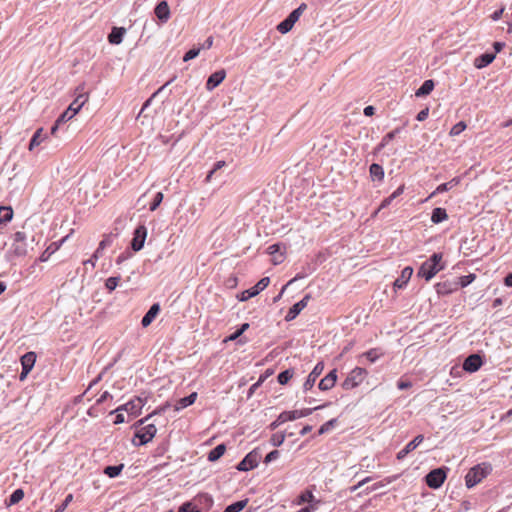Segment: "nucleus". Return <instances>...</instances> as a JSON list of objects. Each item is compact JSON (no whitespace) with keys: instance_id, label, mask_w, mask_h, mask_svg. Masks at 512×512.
<instances>
[{"instance_id":"1","label":"nucleus","mask_w":512,"mask_h":512,"mask_svg":"<svg viewBox=\"0 0 512 512\" xmlns=\"http://www.w3.org/2000/svg\"><path fill=\"white\" fill-rule=\"evenodd\" d=\"M441 253H434L427 261L422 263L418 270V276L424 278L426 281L431 280L439 271L444 269Z\"/></svg>"},{"instance_id":"2","label":"nucleus","mask_w":512,"mask_h":512,"mask_svg":"<svg viewBox=\"0 0 512 512\" xmlns=\"http://www.w3.org/2000/svg\"><path fill=\"white\" fill-rule=\"evenodd\" d=\"M491 470V465L487 463L475 465L467 472L465 476V485L467 488L476 486L490 474Z\"/></svg>"},{"instance_id":"3","label":"nucleus","mask_w":512,"mask_h":512,"mask_svg":"<svg viewBox=\"0 0 512 512\" xmlns=\"http://www.w3.org/2000/svg\"><path fill=\"white\" fill-rule=\"evenodd\" d=\"M368 371L362 367L352 369L342 383L345 390H351L359 386L367 377Z\"/></svg>"},{"instance_id":"4","label":"nucleus","mask_w":512,"mask_h":512,"mask_svg":"<svg viewBox=\"0 0 512 512\" xmlns=\"http://www.w3.org/2000/svg\"><path fill=\"white\" fill-rule=\"evenodd\" d=\"M156 432V426L154 424H148L136 430L132 442L136 446L144 445L153 439Z\"/></svg>"},{"instance_id":"5","label":"nucleus","mask_w":512,"mask_h":512,"mask_svg":"<svg viewBox=\"0 0 512 512\" xmlns=\"http://www.w3.org/2000/svg\"><path fill=\"white\" fill-rule=\"evenodd\" d=\"M446 477L447 475L444 468H436L426 475L425 481L428 487L438 489L442 486Z\"/></svg>"},{"instance_id":"6","label":"nucleus","mask_w":512,"mask_h":512,"mask_svg":"<svg viewBox=\"0 0 512 512\" xmlns=\"http://www.w3.org/2000/svg\"><path fill=\"white\" fill-rule=\"evenodd\" d=\"M11 251L15 256L22 257L27 254L26 234L22 231H17L13 235V243Z\"/></svg>"},{"instance_id":"7","label":"nucleus","mask_w":512,"mask_h":512,"mask_svg":"<svg viewBox=\"0 0 512 512\" xmlns=\"http://www.w3.org/2000/svg\"><path fill=\"white\" fill-rule=\"evenodd\" d=\"M269 283H270L269 277H264V278L260 279L254 287L243 291L238 296V299L240 301L249 300L250 298L258 295L262 290H264L269 285Z\"/></svg>"},{"instance_id":"8","label":"nucleus","mask_w":512,"mask_h":512,"mask_svg":"<svg viewBox=\"0 0 512 512\" xmlns=\"http://www.w3.org/2000/svg\"><path fill=\"white\" fill-rule=\"evenodd\" d=\"M260 454L253 450L249 452L237 465L239 471H249L256 468L259 464Z\"/></svg>"},{"instance_id":"9","label":"nucleus","mask_w":512,"mask_h":512,"mask_svg":"<svg viewBox=\"0 0 512 512\" xmlns=\"http://www.w3.org/2000/svg\"><path fill=\"white\" fill-rule=\"evenodd\" d=\"M79 109L71 103L68 108L57 118L54 125L51 127V134L55 135L56 131L59 129L60 125L66 123L68 120L72 119L77 113Z\"/></svg>"},{"instance_id":"10","label":"nucleus","mask_w":512,"mask_h":512,"mask_svg":"<svg viewBox=\"0 0 512 512\" xmlns=\"http://www.w3.org/2000/svg\"><path fill=\"white\" fill-rule=\"evenodd\" d=\"M147 237V228L144 225L138 226L134 231V236L131 242V248L134 251H139L143 248L145 239Z\"/></svg>"},{"instance_id":"11","label":"nucleus","mask_w":512,"mask_h":512,"mask_svg":"<svg viewBox=\"0 0 512 512\" xmlns=\"http://www.w3.org/2000/svg\"><path fill=\"white\" fill-rule=\"evenodd\" d=\"M311 299V295L310 294H306L302 300H300L299 302L295 303L288 311V313L286 314L285 316V320L286 321H292L294 320L299 314L300 312L307 307L308 305V302L310 301Z\"/></svg>"},{"instance_id":"12","label":"nucleus","mask_w":512,"mask_h":512,"mask_svg":"<svg viewBox=\"0 0 512 512\" xmlns=\"http://www.w3.org/2000/svg\"><path fill=\"white\" fill-rule=\"evenodd\" d=\"M324 370V363L319 362L315 365L314 369L308 375L306 381L303 384L304 391H309L313 388L317 378L322 374Z\"/></svg>"},{"instance_id":"13","label":"nucleus","mask_w":512,"mask_h":512,"mask_svg":"<svg viewBox=\"0 0 512 512\" xmlns=\"http://www.w3.org/2000/svg\"><path fill=\"white\" fill-rule=\"evenodd\" d=\"M483 364L482 358L478 354H472L468 356L464 363H463V369L467 372L473 373L478 371Z\"/></svg>"},{"instance_id":"14","label":"nucleus","mask_w":512,"mask_h":512,"mask_svg":"<svg viewBox=\"0 0 512 512\" xmlns=\"http://www.w3.org/2000/svg\"><path fill=\"white\" fill-rule=\"evenodd\" d=\"M226 77V71L224 69L218 70L212 73L206 82V89L208 91H212L218 85H220Z\"/></svg>"},{"instance_id":"15","label":"nucleus","mask_w":512,"mask_h":512,"mask_svg":"<svg viewBox=\"0 0 512 512\" xmlns=\"http://www.w3.org/2000/svg\"><path fill=\"white\" fill-rule=\"evenodd\" d=\"M424 440L423 435L416 436L412 441H410L402 450H400L396 457L398 460L404 459L411 451L416 449Z\"/></svg>"},{"instance_id":"16","label":"nucleus","mask_w":512,"mask_h":512,"mask_svg":"<svg viewBox=\"0 0 512 512\" xmlns=\"http://www.w3.org/2000/svg\"><path fill=\"white\" fill-rule=\"evenodd\" d=\"M336 381L337 370L333 369L323 379L320 380L318 387L321 391H328L335 386Z\"/></svg>"},{"instance_id":"17","label":"nucleus","mask_w":512,"mask_h":512,"mask_svg":"<svg viewBox=\"0 0 512 512\" xmlns=\"http://www.w3.org/2000/svg\"><path fill=\"white\" fill-rule=\"evenodd\" d=\"M412 274H413V268L410 266L405 267L401 271V275L394 281V284H393L394 288L395 289H403L409 282Z\"/></svg>"},{"instance_id":"18","label":"nucleus","mask_w":512,"mask_h":512,"mask_svg":"<svg viewBox=\"0 0 512 512\" xmlns=\"http://www.w3.org/2000/svg\"><path fill=\"white\" fill-rule=\"evenodd\" d=\"M296 419H299L297 410L293 411H284L280 413V415L277 417V419L271 423L272 428H276L279 425L287 422V421H294Z\"/></svg>"},{"instance_id":"19","label":"nucleus","mask_w":512,"mask_h":512,"mask_svg":"<svg viewBox=\"0 0 512 512\" xmlns=\"http://www.w3.org/2000/svg\"><path fill=\"white\" fill-rule=\"evenodd\" d=\"M36 357V353L33 351L25 353L20 359L23 370L31 371L35 365Z\"/></svg>"},{"instance_id":"20","label":"nucleus","mask_w":512,"mask_h":512,"mask_svg":"<svg viewBox=\"0 0 512 512\" xmlns=\"http://www.w3.org/2000/svg\"><path fill=\"white\" fill-rule=\"evenodd\" d=\"M495 57H496V54L484 53L475 58L474 66L477 69H482V68L488 66L489 64H491L494 61Z\"/></svg>"},{"instance_id":"21","label":"nucleus","mask_w":512,"mask_h":512,"mask_svg":"<svg viewBox=\"0 0 512 512\" xmlns=\"http://www.w3.org/2000/svg\"><path fill=\"white\" fill-rule=\"evenodd\" d=\"M155 15L163 22H166L170 17V9L169 5L166 1H161L156 7H155Z\"/></svg>"},{"instance_id":"22","label":"nucleus","mask_w":512,"mask_h":512,"mask_svg":"<svg viewBox=\"0 0 512 512\" xmlns=\"http://www.w3.org/2000/svg\"><path fill=\"white\" fill-rule=\"evenodd\" d=\"M438 294H450L458 290V283L451 281L440 282L436 285Z\"/></svg>"},{"instance_id":"23","label":"nucleus","mask_w":512,"mask_h":512,"mask_svg":"<svg viewBox=\"0 0 512 512\" xmlns=\"http://www.w3.org/2000/svg\"><path fill=\"white\" fill-rule=\"evenodd\" d=\"M126 33L124 27H113L111 33L108 35V40L111 44H120Z\"/></svg>"},{"instance_id":"24","label":"nucleus","mask_w":512,"mask_h":512,"mask_svg":"<svg viewBox=\"0 0 512 512\" xmlns=\"http://www.w3.org/2000/svg\"><path fill=\"white\" fill-rule=\"evenodd\" d=\"M160 311V306L159 304H153L150 309L148 310V312L145 314V316L142 318V326L143 327H147L149 326L152 321L154 320V318L157 316V314L159 313Z\"/></svg>"},{"instance_id":"25","label":"nucleus","mask_w":512,"mask_h":512,"mask_svg":"<svg viewBox=\"0 0 512 512\" xmlns=\"http://www.w3.org/2000/svg\"><path fill=\"white\" fill-rule=\"evenodd\" d=\"M43 132V128H39L35 131L29 143L28 148L30 151H32L35 147L39 146L45 140L47 134H44Z\"/></svg>"},{"instance_id":"26","label":"nucleus","mask_w":512,"mask_h":512,"mask_svg":"<svg viewBox=\"0 0 512 512\" xmlns=\"http://www.w3.org/2000/svg\"><path fill=\"white\" fill-rule=\"evenodd\" d=\"M460 183L459 178H453L449 182L440 184L434 192L431 193L430 197L435 196L438 193H443L445 191H448L452 189L453 187L457 186Z\"/></svg>"},{"instance_id":"27","label":"nucleus","mask_w":512,"mask_h":512,"mask_svg":"<svg viewBox=\"0 0 512 512\" xmlns=\"http://www.w3.org/2000/svg\"><path fill=\"white\" fill-rule=\"evenodd\" d=\"M448 214L444 208H434L431 215V221L434 224L441 223L445 220H447Z\"/></svg>"},{"instance_id":"28","label":"nucleus","mask_w":512,"mask_h":512,"mask_svg":"<svg viewBox=\"0 0 512 512\" xmlns=\"http://www.w3.org/2000/svg\"><path fill=\"white\" fill-rule=\"evenodd\" d=\"M226 451L225 444H219L214 449H212L208 454V460L210 462H215L220 459Z\"/></svg>"},{"instance_id":"29","label":"nucleus","mask_w":512,"mask_h":512,"mask_svg":"<svg viewBox=\"0 0 512 512\" xmlns=\"http://www.w3.org/2000/svg\"><path fill=\"white\" fill-rule=\"evenodd\" d=\"M434 89V82L433 80H425L421 87L415 92V95L417 97H422L429 95Z\"/></svg>"},{"instance_id":"30","label":"nucleus","mask_w":512,"mask_h":512,"mask_svg":"<svg viewBox=\"0 0 512 512\" xmlns=\"http://www.w3.org/2000/svg\"><path fill=\"white\" fill-rule=\"evenodd\" d=\"M196 398H197V393L193 392L189 396L179 399L175 406L176 410H180V409L186 408V407L194 404V402L196 401Z\"/></svg>"},{"instance_id":"31","label":"nucleus","mask_w":512,"mask_h":512,"mask_svg":"<svg viewBox=\"0 0 512 512\" xmlns=\"http://www.w3.org/2000/svg\"><path fill=\"white\" fill-rule=\"evenodd\" d=\"M112 243V236L108 235L106 236L100 243L96 251L93 253V258L99 259L103 255V250L110 246Z\"/></svg>"},{"instance_id":"32","label":"nucleus","mask_w":512,"mask_h":512,"mask_svg":"<svg viewBox=\"0 0 512 512\" xmlns=\"http://www.w3.org/2000/svg\"><path fill=\"white\" fill-rule=\"evenodd\" d=\"M24 498V491L19 488L12 492V494L9 496L8 500H6L7 506H12L17 503H19Z\"/></svg>"},{"instance_id":"33","label":"nucleus","mask_w":512,"mask_h":512,"mask_svg":"<svg viewBox=\"0 0 512 512\" xmlns=\"http://www.w3.org/2000/svg\"><path fill=\"white\" fill-rule=\"evenodd\" d=\"M370 175L373 179L382 181L384 178V170L381 165L373 163L369 168Z\"/></svg>"},{"instance_id":"34","label":"nucleus","mask_w":512,"mask_h":512,"mask_svg":"<svg viewBox=\"0 0 512 512\" xmlns=\"http://www.w3.org/2000/svg\"><path fill=\"white\" fill-rule=\"evenodd\" d=\"M13 218V209L10 206H0V223L10 222Z\"/></svg>"},{"instance_id":"35","label":"nucleus","mask_w":512,"mask_h":512,"mask_svg":"<svg viewBox=\"0 0 512 512\" xmlns=\"http://www.w3.org/2000/svg\"><path fill=\"white\" fill-rule=\"evenodd\" d=\"M383 355V352L378 348H372L364 352L360 357H365L369 362L374 363Z\"/></svg>"},{"instance_id":"36","label":"nucleus","mask_w":512,"mask_h":512,"mask_svg":"<svg viewBox=\"0 0 512 512\" xmlns=\"http://www.w3.org/2000/svg\"><path fill=\"white\" fill-rule=\"evenodd\" d=\"M307 9V5L305 3H302L298 8H296L295 10H293L289 15H288V19L293 23L295 24L298 19L300 18V16L303 14V12Z\"/></svg>"},{"instance_id":"37","label":"nucleus","mask_w":512,"mask_h":512,"mask_svg":"<svg viewBox=\"0 0 512 512\" xmlns=\"http://www.w3.org/2000/svg\"><path fill=\"white\" fill-rule=\"evenodd\" d=\"M123 468H124V464L113 465V466H106L105 469H104V473L108 477L114 478V477H117L121 473Z\"/></svg>"},{"instance_id":"38","label":"nucleus","mask_w":512,"mask_h":512,"mask_svg":"<svg viewBox=\"0 0 512 512\" xmlns=\"http://www.w3.org/2000/svg\"><path fill=\"white\" fill-rule=\"evenodd\" d=\"M248 504V499L237 501L225 508L223 512H240L243 510Z\"/></svg>"},{"instance_id":"39","label":"nucleus","mask_w":512,"mask_h":512,"mask_svg":"<svg viewBox=\"0 0 512 512\" xmlns=\"http://www.w3.org/2000/svg\"><path fill=\"white\" fill-rule=\"evenodd\" d=\"M313 502H314V495L311 491H308V490L301 493L296 500V503L298 505H302L304 503L314 504Z\"/></svg>"},{"instance_id":"40","label":"nucleus","mask_w":512,"mask_h":512,"mask_svg":"<svg viewBox=\"0 0 512 512\" xmlns=\"http://www.w3.org/2000/svg\"><path fill=\"white\" fill-rule=\"evenodd\" d=\"M293 376L294 371L292 369H287L278 375V382L281 385H285L293 378Z\"/></svg>"},{"instance_id":"41","label":"nucleus","mask_w":512,"mask_h":512,"mask_svg":"<svg viewBox=\"0 0 512 512\" xmlns=\"http://www.w3.org/2000/svg\"><path fill=\"white\" fill-rule=\"evenodd\" d=\"M293 26L294 24L288 18H286L277 25V30L281 34H286L293 28Z\"/></svg>"},{"instance_id":"42","label":"nucleus","mask_w":512,"mask_h":512,"mask_svg":"<svg viewBox=\"0 0 512 512\" xmlns=\"http://www.w3.org/2000/svg\"><path fill=\"white\" fill-rule=\"evenodd\" d=\"M475 279H476V275L471 273L469 275L461 276L456 283H458V288L459 287L464 288V287L468 286L469 284H471Z\"/></svg>"},{"instance_id":"43","label":"nucleus","mask_w":512,"mask_h":512,"mask_svg":"<svg viewBox=\"0 0 512 512\" xmlns=\"http://www.w3.org/2000/svg\"><path fill=\"white\" fill-rule=\"evenodd\" d=\"M328 405L329 404L326 403V404H323V405L316 406L314 408H304V409H301V410H297L298 416H299V418L309 416L310 414H312L313 411L323 409V408L327 407Z\"/></svg>"},{"instance_id":"44","label":"nucleus","mask_w":512,"mask_h":512,"mask_svg":"<svg viewBox=\"0 0 512 512\" xmlns=\"http://www.w3.org/2000/svg\"><path fill=\"white\" fill-rule=\"evenodd\" d=\"M466 123L464 121H460L456 123L450 130L449 135L450 136H457L460 133H462L466 129Z\"/></svg>"},{"instance_id":"45","label":"nucleus","mask_w":512,"mask_h":512,"mask_svg":"<svg viewBox=\"0 0 512 512\" xmlns=\"http://www.w3.org/2000/svg\"><path fill=\"white\" fill-rule=\"evenodd\" d=\"M285 438L286 436L284 433L278 432L271 436L270 442L273 446L278 447L284 442Z\"/></svg>"},{"instance_id":"46","label":"nucleus","mask_w":512,"mask_h":512,"mask_svg":"<svg viewBox=\"0 0 512 512\" xmlns=\"http://www.w3.org/2000/svg\"><path fill=\"white\" fill-rule=\"evenodd\" d=\"M336 421H337L336 419H331V420L327 421L326 423H324L318 430V434L322 435V434L329 432L335 426Z\"/></svg>"},{"instance_id":"47","label":"nucleus","mask_w":512,"mask_h":512,"mask_svg":"<svg viewBox=\"0 0 512 512\" xmlns=\"http://www.w3.org/2000/svg\"><path fill=\"white\" fill-rule=\"evenodd\" d=\"M119 281L120 277H109L105 282V286L111 292L118 286Z\"/></svg>"},{"instance_id":"48","label":"nucleus","mask_w":512,"mask_h":512,"mask_svg":"<svg viewBox=\"0 0 512 512\" xmlns=\"http://www.w3.org/2000/svg\"><path fill=\"white\" fill-rule=\"evenodd\" d=\"M398 132H399V130H398V129H396V130L391 131V132H389L388 134H386V135L382 138V141H381V143H380L379 147H380V148H382V147H384V146L388 145V143L394 139L395 135H396Z\"/></svg>"},{"instance_id":"49","label":"nucleus","mask_w":512,"mask_h":512,"mask_svg":"<svg viewBox=\"0 0 512 512\" xmlns=\"http://www.w3.org/2000/svg\"><path fill=\"white\" fill-rule=\"evenodd\" d=\"M72 500H73V495L68 494L66 496V498L64 499V501L59 506H57V508L54 512H64L65 509L67 508V506L72 502Z\"/></svg>"},{"instance_id":"50","label":"nucleus","mask_w":512,"mask_h":512,"mask_svg":"<svg viewBox=\"0 0 512 512\" xmlns=\"http://www.w3.org/2000/svg\"><path fill=\"white\" fill-rule=\"evenodd\" d=\"M201 48H192L188 52L185 53L183 57V61L187 62L196 58L200 53Z\"/></svg>"},{"instance_id":"51","label":"nucleus","mask_w":512,"mask_h":512,"mask_svg":"<svg viewBox=\"0 0 512 512\" xmlns=\"http://www.w3.org/2000/svg\"><path fill=\"white\" fill-rule=\"evenodd\" d=\"M88 96L85 93L79 94L74 101L72 102L79 110L82 108V106L87 101Z\"/></svg>"},{"instance_id":"52","label":"nucleus","mask_w":512,"mask_h":512,"mask_svg":"<svg viewBox=\"0 0 512 512\" xmlns=\"http://www.w3.org/2000/svg\"><path fill=\"white\" fill-rule=\"evenodd\" d=\"M163 200V193L162 192H158L154 199H153V202L151 203L150 205V210L151 211H154L158 208V206L160 205V203L162 202Z\"/></svg>"},{"instance_id":"53","label":"nucleus","mask_w":512,"mask_h":512,"mask_svg":"<svg viewBox=\"0 0 512 512\" xmlns=\"http://www.w3.org/2000/svg\"><path fill=\"white\" fill-rule=\"evenodd\" d=\"M393 200H394V198H393L391 195H390L389 197L385 198V199L381 202V204H380L379 208L375 211V213L373 214V216H376L380 210H382V209H384V208L388 207V206L391 204V202H392Z\"/></svg>"},{"instance_id":"54","label":"nucleus","mask_w":512,"mask_h":512,"mask_svg":"<svg viewBox=\"0 0 512 512\" xmlns=\"http://www.w3.org/2000/svg\"><path fill=\"white\" fill-rule=\"evenodd\" d=\"M55 243H52L43 253L42 255L40 256V260L41 261H47L49 256L57 249V247H55L54 249H52V246H54Z\"/></svg>"},{"instance_id":"55","label":"nucleus","mask_w":512,"mask_h":512,"mask_svg":"<svg viewBox=\"0 0 512 512\" xmlns=\"http://www.w3.org/2000/svg\"><path fill=\"white\" fill-rule=\"evenodd\" d=\"M178 512H200L196 507H194L191 503L183 504Z\"/></svg>"},{"instance_id":"56","label":"nucleus","mask_w":512,"mask_h":512,"mask_svg":"<svg viewBox=\"0 0 512 512\" xmlns=\"http://www.w3.org/2000/svg\"><path fill=\"white\" fill-rule=\"evenodd\" d=\"M278 457H279V451L273 450L266 455L264 462L269 463L271 461L276 460Z\"/></svg>"},{"instance_id":"57","label":"nucleus","mask_w":512,"mask_h":512,"mask_svg":"<svg viewBox=\"0 0 512 512\" xmlns=\"http://www.w3.org/2000/svg\"><path fill=\"white\" fill-rule=\"evenodd\" d=\"M428 115H429V109H428V108H425V109L421 110V111L417 114L416 119H417L418 121H424V120H426V119H427Z\"/></svg>"},{"instance_id":"58","label":"nucleus","mask_w":512,"mask_h":512,"mask_svg":"<svg viewBox=\"0 0 512 512\" xmlns=\"http://www.w3.org/2000/svg\"><path fill=\"white\" fill-rule=\"evenodd\" d=\"M504 10H505V8H504V7H501L499 10H496V11L491 15V19H492L493 21H497V20H499V19L502 17V15H503V13H504Z\"/></svg>"},{"instance_id":"59","label":"nucleus","mask_w":512,"mask_h":512,"mask_svg":"<svg viewBox=\"0 0 512 512\" xmlns=\"http://www.w3.org/2000/svg\"><path fill=\"white\" fill-rule=\"evenodd\" d=\"M97 383H98V379L93 380V381L90 383L89 387L85 390V392H84V394H83V395H84V396H87V397H88V399H90V395H92V389H93V387H94Z\"/></svg>"},{"instance_id":"60","label":"nucleus","mask_w":512,"mask_h":512,"mask_svg":"<svg viewBox=\"0 0 512 512\" xmlns=\"http://www.w3.org/2000/svg\"><path fill=\"white\" fill-rule=\"evenodd\" d=\"M404 189H405V185L402 184L400 185L392 194L391 196L395 199L396 197L400 196L403 192H404Z\"/></svg>"},{"instance_id":"61","label":"nucleus","mask_w":512,"mask_h":512,"mask_svg":"<svg viewBox=\"0 0 512 512\" xmlns=\"http://www.w3.org/2000/svg\"><path fill=\"white\" fill-rule=\"evenodd\" d=\"M213 45V37L209 36L203 43L202 48L203 49H210Z\"/></svg>"},{"instance_id":"62","label":"nucleus","mask_w":512,"mask_h":512,"mask_svg":"<svg viewBox=\"0 0 512 512\" xmlns=\"http://www.w3.org/2000/svg\"><path fill=\"white\" fill-rule=\"evenodd\" d=\"M397 387L400 389V390H404V389H408L411 387V383L410 382H407V381H398L397 383Z\"/></svg>"},{"instance_id":"63","label":"nucleus","mask_w":512,"mask_h":512,"mask_svg":"<svg viewBox=\"0 0 512 512\" xmlns=\"http://www.w3.org/2000/svg\"><path fill=\"white\" fill-rule=\"evenodd\" d=\"M504 46H505V44L503 42H494V44H493V47L495 49L494 54L501 52L502 49L504 48Z\"/></svg>"},{"instance_id":"64","label":"nucleus","mask_w":512,"mask_h":512,"mask_svg":"<svg viewBox=\"0 0 512 512\" xmlns=\"http://www.w3.org/2000/svg\"><path fill=\"white\" fill-rule=\"evenodd\" d=\"M504 284L508 287H512V272L504 278Z\"/></svg>"}]
</instances>
